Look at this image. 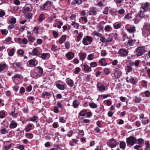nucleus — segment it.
Instances as JSON below:
<instances>
[{"mask_svg":"<svg viewBox=\"0 0 150 150\" xmlns=\"http://www.w3.org/2000/svg\"><path fill=\"white\" fill-rule=\"evenodd\" d=\"M142 34L144 37H146L150 35V25L145 24L143 28Z\"/></svg>","mask_w":150,"mask_h":150,"instance_id":"1","label":"nucleus"},{"mask_svg":"<svg viewBox=\"0 0 150 150\" xmlns=\"http://www.w3.org/2000/svg\"><path fill=\"white\" fill-rule=\"evenodd\" d=\"M34 71L33 75L38 78L42 75L43 73V69L40 67H38L35 68Z\"/></svg>","mask_w":150,"mask_h":150,"instance_id":"2","label":"nucleus"},{"mask_svg":"<svg viewBox=\"0 0 150 150\" xmlns=\"http://www.w3.org/2000/svg\"><path fill=\"white\" fill-rule=\"evenodd\" d=\"M23 79V76L19 74H16L12 77V80L13 82L16 83L18 84L17 83Z\"/></svg>","mask_w":150,"mask_h":150,"instance_id":"3","label":"nucleus"},{"mask_svg":"<svg viewBox=\"0 0 150 150\" xmlns=\"http://www.w3.org/2000/svg\"><path fill=\"white\" fill-rule=\"evenodd\" d=\"M92 40L93 38L92 37L89 36H87L83 38L82 42L84 45H87L91 43Z\"/></svg>","mask_w":150,"mask_h":150,"instance_id":"4","label":"nucleus"},{"mask_svg":"<svg viewBox=\"0 0 150 150\" xmlns=\"http://www.w3.org/2000/svg\"><path fill=\"white\" fill-rule=\"evenodd\" d=\"M115 73L112 74V76L115 78L120 77L122 74L121 70L120 69L116 68L114 70Z\"/></svg>","mask_w":150,"mask_h":150,"instance_id":"5","label":"nucleus"},{"mask_svg":"<svg viewBox=\"0 0 150 150\" xmlns=\"http://www.w3.org/2000/svg\"><path fill=\"white\" fill-rule=\"evenodd\" d=\"M119 143L113 139H110L107 143L108 145L112 148L115 147Z\"/></svg>","mask_w":150,"mask_h":150,"instance_id":"6","label":"nucleus"},{"mask_svg":"<svg viewBox=\"0 0 150 150\" xmlns=\"http://www.w3.org/2000/svg\"><path fill=\"white\" fill-rule=\"evenodd\" d=\"M126 140L127 144L131 146L133 145L136 142V139L135 138L132 136L130 137L127 138Z\"/></svg>","mask_w":150,"mask_h":150,"instance_id":"7","label":"nucleus"},{"mask_svg":"<svg viewBox=\"0 0 150 150\" xmlns=\"http://www.w3.org/2000/svg\"><path fill=\"white\" fill-rule=\"evenodd\" d=\"M12 144L8 141L4 142L2 150H9L11 148Z\"/></svg>","mask_w":150,"mask_h":150,"instance_id":"8","label":"nucleus"},{"mask_svg":"<svg viewBox=\"0 0 150 150\" xmlns=\"http://www.w3.org/2000/svg\"><path fill=\"white\" fill-rule=\"evenodd\" d=\"M145 47H138L136 50V55L137 56H140L142 55L145 52Z\"/></svg>","mask_w":150,"mask_h":150,"instance_id":"9","label":"nucleus"},{"mask_svg":"<svg viewBox=\"0 0 150 150\" xmlns=\"http://www.w3.org/2000/svg\"><path fill=\"white\" fill-rule=\"evenodd\" d=\"M38 61L35 58L29 60L27 62L28 66L31 67H35L38 64Z\"/></svg>","mask_w":150,"mask_h":150,"instance_id":"10","label":"nucleus"},{"mask_svg":"<svg viewBox=\"0 0 150 150\" xmlns=\"http://www.w3.org/2000/svg\"><path fill=\"white\" fill-rule=\"evenodd\" d=\"M118 54H119L121 56H125L127 55L128 52L125 49H121L119 50Z\"/></svg>","mask_w":150,"mask_h":150,"instance_id":"11","label":"nucleus"},{"mask_svg":"<svg viewBox=\"0 0 150 150\" xmlns=\"http://www.w3.org/2000/svg\"><path fill=\"white\" fill-rule=\"evenodd\" d=\"M97 87L99 91H103L105 90V87L103 85L100 83L97 84Z\"/></svg>","mask_w":150,"mask_h":150,"instance_id":"12","label":"nucleus"},{"mask_svg":"<svg viewBox=\"0 0 150 150\" xmlns=\"http://www.w3.org/2000/svg\"><path fill=\"white\" fill-rule=\"evenodd\" d=\"M126 80L127 82H129L133 84H134L135 83V80L131 76L126 77Z\"/></svg>","mask_w":150,"mask_h":150,"instance_id":"13","label":"nucleus"},{"mask_svg":"<svg viewBox=\"0 0 150 150\" xmlns=\"http://www.w3.org/2000/svg\"><path fill=\"white\" fill-rule=\"evenodd\" d=\"M86 53L84 52H80L79 53V56L80 59L83 61L86 58Z\"/></svg>","mask_w":150,"mask_h":150,"instance_id":"14","label":"nucleus"},{"mask_svg":"<svg viewBox=\"0 0 150 150\" xmlns=\"http://www.w3.org/2000/svg\"><path fill=\"white\" fill-rule=\"evenodd\" d=\"M66 82L67 84L70 87H72L74 84L73 81L71 79L69 78L67 79L66 80Z\"/></svg>","mask_w":150,"mask_h":150,"instance_id":"15","label":"nucleus"},{"mask_svg":"<svg viewBox=\"0 0 150 150\" xmlns=\"http://www.w3.org/2000/svg\"><path fill=\"white\" fill-rule=\"evenodd\" d=\"M66 56L69 59H71L74 57V54L71 52H69L66 54Z\"/></svg>","mask_w":150,"mask_h":150,"instance_id":"16","label":"nucleus"},{"mask_svg":"<svg viewBox=\"0 0 150 150\" xmlns=\"http://www.w3.org/2000/svg\"><path fill=\"white\" fill-rule=\"evenodd\" d=\"M50 57V54L49 53H43L41 55V57L42 59H45L49 58Z\"/></svg>","mask_w":150,"mask_h":150,"instance_id":"17","label":"nucleus"},{"mask_svg":"<svg viewBox=\"0 0 150 150\" xmlns=\"http://www.w3.org/2000/svg\"><path fill=\"white\" fill-rule=\"evenodd\" d=\"M17 125V124L16 122L14 120H12L11 122L10 127L11 128H14L16 127Z\"/></svg>","mask_w":150,"mask_h":150,"instance_id":"18","label":"nucleus"},{"mask_svg":"<svg viewBox=\"0 0 150 150\" xmlns=\"http://www.w3.org/2000/svg\"><path fill=\"white\" fill-rule=\"evenodd\" d=\"M149 3L148 2H146L144 4V6L142 7V8L144 10V11H147L149 9Z\"/></svg>","mask_w":150,"mask_h":150,"instance_id":"19","label":"nucleus"},{"mask_svg":"<svg viewBox=\"0 0 150 150\" xmlns=\"http://www.w3.org/2000/svg\"><path fill=\"white\" fill-rule=\"evenodd\" d=\"M62 25L63 23L62 22L58 20H56L55 21V23H54L53 26L54 27H57L58 25Z\"/></svg>","mask_w":150,"mask_h":150,"instance_id":"20","label":"nucleus"},{"mask_svg":"<svg viewBox=\"0 0 150 150\" xmlns=\"http://www.w3.org/2000/svg\"><path fill=\"white\" fill-rule=\"evenodd\" d=\"M99 62L102 66H105L107 65V64L105 62V58H101L99 61Z\"/></svg>","mask_w":150,"mask_h":150,"instance_id":"21","label":"nucleus"},{"mask_svg":"<svg viewBox=\"0 0 150 150\" xmlns=\"http://www.w3.org/2000/svg\"><path fill=\"white\" fill-rule=\"evenodd\" d=\"M56 87L59 89L61 90H64L65 88V85L59 83L56 84Z\"/></svg>","mask_w":150,"mask_h":150,"instance_id":"22","label":"nucleus"},{"mask_svg":"<svg viewBox=\"0 0 150 150\" xmlns=\"http://www.w3.org/2000/svg\"><path fill=\"white\" fill-rule=\"evenodd\" d=\"M79 20L80 22L82 23H86L87 22V19L86 16L81 17L80 18Z\"/></svg>","mask_w":150,"mask_h":150,"instance_id":"23","label":"nucleus"},{"mask_svg":"<svg viewBox=\"0 0 150 150\" xmlns=\"http://www.w3.org/2000/svg\"><path fill=\"white\" fill-rule=\"evenodd\" d=\"M83 69L87 72H90L91 71L90 67H89L86 65H83Z\"/></svg>","mask_w":150,"mask_h":150,"instance_id":"24","label":"nucleus"},{"mask_svg":"<svg viewBox=\"0 0 150 150\" xmlns=\"http://www.w3.org/2000/svg\"><path fill=\"white\" fill-rule=\"evenodd\" d=\"M27 38L28 40V41L31 42H33L35 39V37L31 35L27 36Z\"/></svg>","mask_w":150,"mask_h":150,"instance_id":"25","label":"nucleus"},{"mask_svg":"<svg viewBox=\"0 0 150 150\" xmlns=\"http://www.w3.org/2000/svg\"><path fill=\"white\" fill-rule=\"evenodd\" d=\"M53 3L50 1H47L43 5L44 7H45L46 6H51Z\"/></svg>","mask_w":150,"mask_h":150,"instance_id":"26","label":"nucleus"},{"mask_svg":"<svg viewBox=\"0 0 150 150\" xmlns=\"http://www.w3.org/2000/svg\"><path fill=\"white\" fill-rule=\"evenodd\" d=\"M100 40L103 43H107V39L102 35L100 37Z\"/></svg>","mask_w":150,"mask_h":150,"instance_id":"27","label":"nucleus"},{"mask_svg":"<svg viewBox=\"0 0 150 150\" xmlns=\"http://www.w3.org/2000/svg\"><path fill=\"white\" fill-rule=\"evenodd\" d=\"M32 53L33 55H38L39 54L40 52L36 48H34L32 51Z\"/></svg>","mask_w":150,"mask_h":150,"instance_id":"28","label":"nucleus"},{"mask_svg":"<svg viewBox=\"0 0 150 150\" xmlns=\"http://www.w3.org/2000/svg\"><path fill=\"white\" fill-rule=\"evenodd\" d=\"M66 40V37L65 35H64L62 36L59 40V42L62 44Z\"/></svg>","mask_w":150,"mask_h":150,"instance_id":"29","label":"nucleus"},{"mask_svg":"<svg viewBox=\"0 0 150 150\" xmlns=\"http://www.w3.org/2000/svg\"><path fill=\"white\" fill-rule=\"evenodd\" d=\"M145 148H144L145 150H146L150 148V145L148 141H146L145 142Z\"/></svg>","mask_w":150,"mask_h":150,"instance_id":"30","label":"nucleus"},{"mask_svg":"<svg viewBox=\"0 0 150 150\" xmlns=\"http://www.w3.org/2000/svg\"><path fill=\"white\" fill-rule=\"evenodd\" d=\"M149 119L145 118H143L141 120L142 123L144 125H146L148 124L149 122Z\"/></svg>","mask_w":150,"mask_h":150,"instance_id":"31","label":"nucleus"},{"mask_svg":"<svg viewBox=\"0 0 150 150\" xmlns=\"http://www.w3.org/2000/svg\"><path fill=\"white\" fill-rule=\"evenodd\" d=\"M32 127L33 125L32 124H29L25 129V130L26 132H29L32 129Z\"/></svg>","mask_w":150,"mask_h":150,"instance_id":"32","label":"nucleus"},{"mask_svg":"<svg viewBox=\"0 0 150 150\" xmlns=\"http://www.w3.org/2000/svg\"><path fill=\"white\" fill-rule=\"evenodd\" d=\"M9 22L10 23L14 24L16 22V19L15 18H11L9 19Z\"/></svg>","mask_w":150,"mask_h":150,"instance_id":"33","label":"nucleus"},{"mask_svg":"<svg viewBox=\"0 0 150 150\" xmlns=\"http://www.w3.org/2000/svg\"><path fill=\"white\" fill-rule=\"evenodd\" d=\"M142 100L141 98L140 97H137V96H135L134 97V101L135 103H140Z\"/></svg>","mask_w":150,"mask_h":150,"instance_id":"34","label":"nucleus"},{"mask_svg":"<svg viewBox=\"0 0 150 150\" xmlns=\"http://www.w3.org/2000/svg\"><path fill=\"white\" fill-rule=\"evenodd\" d=\"M125 143L124 142H120V147L121 149H124L125 147Z\"/></svg>","mask_w":150,"mask_h":150,"instance_id":"35","label":"nucleus"},{"mask_svg":"<svg viewBox=\"0 0 150 150\" xmlns=\"http://www.w3.org/2000/svg\"><path fill=\"white\" fill-rule=\"evenodd\" d=\"M79 103L76 100H74L73 103V106L74 108H77L79 105Z\"/></svg>","mask_w":150,"mask_h":150,"instance_id":"36","label":"nucleus"},{"mask_svg":"<svg viewBox=\"0 0 150 150\" xmlns=\"http://www.w3.org/2000/svg\"><path fill=\"white\" fill-rule=\"evenodd\" d=\"M6 67V64H0V72L4 70Z\"/></svg>","mask_w":150,"mask_h":150,"instance_id":"37","label":"nucleus"},{"mask_svg":"<svg viewBox=\"0 0 150 150\" xmlns=\"http://www.w3.org/2000/svg\"><path fill=\"white\" fill-rule=\"evenodd\" d=\"M58 47L57 45L54 44L52 46L51 50L52 51L55 52L58 50Z\"/></svg>","mask_w":150,"mask_h":150,"instance_id":"38","label":"nucleus"},{"mask_svg":"<svg viewBox=\"0 0 150 150\" xmlns=\"http://www.w3.org/2000/svg\"><path fill=\"white\" fill-rule=\"evenodd\" d=\"M15 49L14 48H12L10 50L8 53V55L10 56H13L14 53Z\"/></svg>","mask_w":150,"mask_h":150,"instance_id":"39","label":"nucleus"},{"mask_svg":"<svg viewBox=\"0 0 150 150\" xmlns=\"http://www.w3.org/2000/svg\"><path fill=\"white\" fill-rule=\"evenodd\" d=\"M45 18V15L43 14H41L38 19V20L40 22H41Z\"/></svg>","mask_w":150,"mask_h":150,"instance_id":"40","label":"nucleus"},{"mask_svg":"<svg viewBox=\"0 0 150 150\" xmlns=\"http://www.w3.org/2000/svg\"><path fill=\"white\" fill-rule=\"evenodd\" d=\"M79 134L77 136V138H79V137H82L84 135V132L82 130H79Z\"/></svg>","mask_w":150,"mask_h":150,"instance_id":"41","label":"nucleus"},{"mask_svg":"<svg viewBox=\"0 0 150 150\" xmlns=\"http://www.w3.org/2000/svg\"><path fill=\"white\" fill-rule=\"evenodd\" d=\"M127 30L129 32H132L135 30V28L134 27H130L127 28Z\"/></svg>","mask_w":150,"mask_h":150,"instance_id":"42","label":"nucleus"},{"mask_svg":"<svg viewBox=\"0 0 150 150\" xmlns=\"http://www.w3.org/2000/svg\"><path fill=\"white\" fill-rule=\"evenodd\" d=\"M32 13H30L25 14V18L28 19L31 18L32 17Z\"/></svg>","mask_w":150,"mask_h":150,"instance_id":"43","label":"nucleus"},{"mask_svg":"<svg viewBox=\"0 0 150 150\" xmlns=\"http://www.w3.org/2000/svg\"><path fill=\"white\" fill-rule=\"evenodd\" d=\"M51 94L49 92H45L42 94V97L43 98H44L45 96H51Z\"/></svg>","mask_w":150,"mask_h":150,"instance_id":"44","label":"nucleus"},{"mask_svg":"<svg viewBox=\"0 0 150 150\" xmlns=\"http://www.w3.org/2000/svg\"><path fill=\"white\" fill-rule=\"evenodd\" d=\"M89 105L91 108H96L98 107V105L94 103H90Z\"/></svg>","mask_w":150,"mask_h":150,"instance_id":"45","label":"nucleus"},{"mask_svg":"<svg viewBox=\"0 0 150 150\" xmlns=\"http://www.w3.org/2000/svg\"><path fill=\"white\" fill-rule=\"evenodd\" d=\"M93 54H89L87 57V59L89 60H91L94 58Z\"/></svg>","mask_w":150,"mask_h":150,"instance_id":"46","label":"nucleus"},{"mask_svg":"<svg viewBox=\"0 0 150 150\" xmlns=\"http://www.w3.org/2000/svg\"><path fill=\"white\" fill-rule=\"evenodd\" d=\"M113 25L114 28L117 29L120 28L121 24L120 23H114Z\"/></svg>","mask_w":150,"mask_h":150,"instance_id":"47","label":"nucleus"},{"mask_svg":"<svg viewBox=\"0 0 150 150\" xmlns=\"http://www.w3.org/2000/svg\"><path fill=\"white\" fill-rule=\"evenodd\" d=\"M137 143L141 145L144 143V141L143 139L140 138L137 139Z\"/></svg>","mask_w":150,"mask_h":150,"instance_id":"48","label":"nucleus"},{"mask_svg":"<svg viewBox=\"0 0 150 150\" xmlns=\"http://www.w3.org/2000/svg\"><path fill=\"white\" fill-rule=\"evenodd\" d=\"M111 28V26L108 25L105 26L104 28V30L105 31L108 32L110 31Z\"/></svg>","mask_w":150,"mask_h":150,"instance_id":"49","label":"nucleus"},{"mask_svg":"<svg viewBox=\"0 0 150 150\" xmlns=\"http://www.w3.org/2000/svg\"><path fill=\"white\" fill-rule=\"evenodd\" d=\"M72 22L71 25L73 26L74 27H75L76 28H78L79 24L76 23L75 21H72Z\"/></svg>","mask_w":150,"mask_h":150,"instance_id":"50","label":"nucleus"},{"mask_svg":"<svg viewBox=\"0 0 150 150\" xmlns=\"http://www.w3.org/2000/svg\"><path fill=\"white\" fill-rule=\"evenodd\" d=\"M17 54L20 55H23L24 53L23 51L21 49H19L17 51Z\"/></svg>","mask_w":150,"mask_h":150,"instance_id":"51","label":"nucleus"},{"mask_svg":"<svg viewBox=\"0 0 150 150\" xmlns=\"http://www.w3.org/2000/svg\"><path fill=\"white\" fill-rule=\"evenodd\" d=\"M92 34L95 36H96L98 37H100L102 34L96 31H94L92 33Z\"/></svg>","mask_w":150,"mask_h":150,"instance_id":"52","label":"nucleus"},{"mask_svg":"<svg viewBox=\"0 0 150 150\" xmlns=\"http://www.w3.org/2000/svg\"><path fill=\"white\" fill-rule=\"evenodd\" d=\"M90 67L91 68L92 67H95L97 66V64L95 62H93L90 63Z\"/></svg>","mask_w":150,"mask_h":150,"instance_id":"53","label":"nucleus"},{"mask_svg":"<svg viewBox=\"0 0 150 150\" xmlns=\"http://www.w3.org/2000/svg\"><path fill=\"white\" fill-rule=\"evenodd\" d=\"M82 2L81 0H74L72 2L74 4H81Z\"/></svg>","mask_w":150,"mask_h":150,"instance_id":"54","label":"nucleus"},{"mask_svg":"<svg viewBox=\"0 0 150 150\" xmlns=\"http://www.w3.org/2000/svg\"><path fill=\"white\" fill-rule=\"evenodd\" d=\"M38 116H34L32 117H30V120L31 121L33 122H35L36 120L38 118Z\"/></svg>","mask_w":150,"mask_h":150,"instance_id":"55","label":"nucleus"},{"mask_svg":"<svg viewBox=\"0 0 150 150\" xmlns=\"http://www.w3.org/2000/svg\"><path fill=\"white\" fill-rule=\"evenodd\" d=\"M86 112L85 110H82L79 113L80 116H84L86 115Z\"/></svg>","mask_w":150,"mask_h":150,"instance_id":"56","label":"nucleus"},{"mask_svg":"<svg viewBox=\"0 0 150 150\" xmlns=\"http://www.w3.org/2000/svg\"><path fill=\"white\" fill-rule=\"evenodd\" d=\"M5 116V112L4 111H0V118H4Z\"/></svg>","mask_w":150,"mask_h":150,"instance_id":"57","label":"nucleus"},{"mask_svg":"<svg viewBox=\"0 0 150 150\" xmlns=\"http://www.w3.org/2000/svg\"><path fill=\"white\" fill-rule=\"evenodd\" d=\"M82 36V35L81 33H79L77 38L76 40L77 42H79L81 40Z\"/></svg>","mask_w":150,"mask_h":150,"instance_id":"58","label":"nucleus"},{"mask_svg":"<svg viewBox=\"0 0 150 150\" xmlns=\"http://www.w3.org/2000/svg\"><path fill=\"white\" fill-rule=\"evenodd\" d=\"M25 136L28 138L32 139L33 137V135L30 133H26L25 134Z\"/></svg>","mask_w":150,"mask_h":150,"instance_id":"59","label":"nucleus"},{"mask_svg":"<svg viewBox=\"0 0 150 150\" xmlns=\"http://www.w3.org/2000/svg\"><path fill=\"white\" fill-rule=\"evenodd\" d=\"M32 89V87L31 85H29L26 87V90L28 92H30Z\"/></svg>","mask_w":150,"mask_h":150,"instance_id":"60","label":"nucleus"},{"mask_svg":"<svg viewBox=\"0 0 150 150\" xmlns=\"http://www.w3.org/2000/svg\"><path fill=\"white\" fill-rule=\"evenodd\" d=\"M59 121L61 123H64L66 122V120L64 118V117H62L59 118Z\"/></svg>","mask_w":150,"mask_h":150,"instance_id":"61","label":"nucleus"},{"mask_svg":"<svg viewBox=\"0 0 150 150\" xmlns=\"http://www.w3.org/2000/svg\"><path fill=\"white\" fill-rule=\"evenodd\" d=\"M23 10L25 12H29L31 11V9L30 8L27 6L24 7Z\"/></svg>","mask_w":150,"mask_h":150,"instance_id":"62","label":"nucleus"},{"mask_svg":"<svg viewBox=\"0 0 150 150\" xmlns=\"http://www.w3.org/2000/svg\"><path fill=\"white\" fill-rule=\"evenodd\" d=\"M104 102L108 106H110L111 104V101L109 100H105L104 101Z\"/></svg>","mask_w":150,"mask_h":150,"instance_id":"63","label":"nucleus"},{"mask_svg":"<svg viewBox=\"0 0 150 150\" xmlns=\"http://www.w3.org/2000/svg\"><path fill=\"white\" fill-rule=\"evenodd\" d=\"M5 14V13L4 10H1L0 11V17H3Z\"/></svg>","mask_w":150,"mask_h":150,"instance_id":"64","label":"nucleus"}]
</instances>
